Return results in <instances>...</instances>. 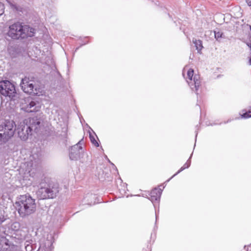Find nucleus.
<instances>
[{
	"label": "nucleus",
	"mask_w": 251,
	"mask_h": 251,
	"mask_svg": "<svg viewBox=\"0 0 251 251\" xmlns=\"http://www.w3.org/2000/svg\"><path fill=\"white\" fill-rule=\"evenodd\" d=\"M17 130L18 136L23 141L26 140L29 135L32 134V132L29 131L28 129H27V126L24 123L23 124L21 123Z\"/></svg>",
	"instance_id": "obj_12"
},
{
	"label": "nucleus",
	"mask_w": 251,
	"mask_h": 251,
	"mask_svg": "<svg viewBox=\"0 0 251 251\" xmlns=\"http://www.w3.org/2000/svg\"><path fill=\"white\" fill-rule=\"evenodd\" d=\"M36 29L30 25L20 22H16L8 27L6 35L14 40H23L34 36Z\"/></svg>",
	"instance_id": "obj_1"
},
{
	"label": "nucleus",
	"mask_w": 251,
	"mask_h": 251,
	"mask_svg": "<svg viewBox=\"0 0 251 251\" xmlns=\"http://www.w3.org/2000/svg\"><path fill=\"white\" fill-rule=\"evenodd\" d=\"M246 248H247V246H246V245H245V246H244V249H246Z\"/></svg>",
	"instance_id": "obj_33"
},
{
	"label": "nucleus",
	"mask_w": 251,
	"mask_h": 251,
	"mask_svg": "<svg viewBox=\"0 0 251 251\" xmlns=\"http://www.w3.org/2000/svg\"><path fill=\"white\" fill-rule=\"evenodd\" d=\"M81 139L76 144L72 146L70 149L69 157L72 160H77L81 157L83 153V149L81 147Z\"/></svg>",
	"instance_id": "obj_10"
},
{
	"label": "nucleus",
	"mask_w": 251,
	"mask_h": 251,
	"mask_svg": "<svg viewBox=\"0 0 251 251\" xmlns=\"http://www.w3.org/2000/svg\"><path fill=\"white\" fill-rule=\"evenodd\" d=\"M16 125L13 121L6 120L3 125H0V145L6 143L13 136Z\"/></svg>",
	"instance_id": "obj_4"
},
{
	"label": "nucleus",
	"mask_w": 251,
	"mask_h": 251,
	"mask_svg": "<svg viewBox=\"0 0 251 251\" xmlns=\"http://www.w3.org/2000/svg\"><path fill=\"white\" fill-rule=\"evenodd\" d=\"M9 4L11 7L16 11L22 12L23 8L21 6L11 2H9Z\"/></svg>",
	"instance_id": "obj_18"
},
{
	"label": "nucleus",
	"mask_w": 251,
	"mask_h": 251,
	"mask_svg": "<svg viewBox=\"0 0 251 251\" xmlns=\"http://www.w3.org/2000/svg\"><path fill=\"white\" fill-rule=\"evenodd\" d=\"M25 246L26 251H34L37 247L35 240L33 238L26 239L25 242Z\"/></svg>",
	"instance_id": "obj_14"
},
{
	"label": "nucleus",
	"mask_w": 251,
	"mask_h": 251,
	"mask_svg": "<svg viewBox=\"0 0 251 251\" xmlns=\"http://www.w3.org/2000/svg\"><path fill=\"white\" fill-rule=\"evenodd\" d=\"M0 93L4 96L8 97L9 100H15L16 95L14 85L8 80L0 82Z\"/></svg>",
	"instance_id": "obj_5"
},
{
	"label": "nucleus",
	"mask_w": 251,
	"mask_h": 251,
	"mask_svg": "<svg viewBox=\"0 0 251 251\" xmlns=\"http://www.w3.org/2000/svg\"><path fill=\"white\" fill-rule=\"evenodd\" d=\"M197 135H198V132H197L196 134V138H197Z\"/></svg>",
	"instance_id": "obj_32"
},
{
	"label": "nucleus",
	"mask_w": 251,
	"mask_h": 251,
	"mask_svg": "<svg viewBox=\"0 0 251 251\" xmlns=\"http://www.w3.org/2000/svg\"><path fill=\"white\" fill-rule=\"evenodd\" d=\"M79 47L76 48L75 51H76V50H77L79 49Z\"/></svg>",
	"instance_id": "obj_30"
},
{
	"label": "nucleus",
	"mask_w": 251,
	"mask_h": 251,
	"mask_svg": "<svg viewBox=\"0 0 251 251\" xmlns=\"http://www.w3.org/2000/svg\"><path fill=\"white\" fill-rule=\"evenodd\" d=\"M87 43H85L84 44H82L80 46H82V45H85Z\"/></svg>",
	"instance_id": "obj_31"
},
{
	"label": "nucleus",
	"mask_w": 251,
	"mask_h": 251,
	"mask_svg": "<svg viewBox=\"0 0 251 251\" xmlns=\"http://www.w3.org/2000/svg\"><path fill=\"white\" fill-rule=\"evenodd\" d=\"M193 42L195 45L196 50L198 53H200L201 50L203 48L202 41L201 40L193 39Z\"/></svg>",
	"instance_id": "obj_16"
},
{
	"label": "nucleus",
	"mask_w": 251,
	"mask_h": 251,
	"mask_svg": "<svg viewBox=\"0 0 251 251\" xmlns=\"http://www.w3.org/2000/svg\"><path fill=\"white\" fill-rule=\"evenodd\" d=\"M4 12V5L0 2V16Z\"/></svg>",
	"instance_id": "obj_22"
},
{
	"label": "nucleus",
	"mask_w": 251,
	"mask_h": 251,
	"mask_svg": "<svg viewBox=\"0 0 251 251\" xmlns=\"http://www.w3.org/2000/svg\"><path fill=\"white\" fill-rule=\"evenodd\" d=\"M25 102L22 103V109L27 112L38 111L39 107L36 105V102L31 100L30 98H27L24 100Z\"/></svg>",
	"instance_id": "obj_11"
},
{
	"label": "nucleus",
	"mask_w": 251,
	"mask_h": 251,
	"mask_svg": "<svg viewBox=\"0 0 251 251\" xmlns=\"http://www.w3.org/2000/svg\"><path fill=\"white\" fill-rule=\"evenodd\" d=\"M33 81L29 80L28 78L22 79L20 85L23 91L26 93L33 95H39V88L33 84Z\"/></svg>",
	"instance_id": "obj_8"
},
{
	"label": "nucleus",
	"mask_w": 251,
	"mask_h": 251,
	"mask_svg": "<svg viewBox=\"0 0 251 251\" xmlns=\"http://www.w3.org/2000/svg\"><path fill=\"white\" fill-rule=\"evenodd\" d=\"M249 64L250 65H251V57H250V59H249Z\"/></svg>",
	"instance_id": "obj_28"
},
{
	"label": "nucleus",
	"mask_w": 251,
	"mask_h": 251,
	"mask_svg": "<svg viewBox=\"0 0 251 251\" xmlns=\"http://www.w3.org/2000/svg\"><path fill=\"white\" fill-rule=\"evenodd\" d=\"M95 203H96V202H95V201H94V202H92V201H91V202H88L87 203V204H89V205L94 204H95Z\"/></svg>",
	"instance_id": "obj_27"
},
{
	"label": "nucleus",
	"mask_w": 251,
	"mask_h": 251,
	"mask_svg": "<svg viewBox=\"0 0 251 251\" xmlns=\"http://www.w3.org/2000/svg\"><path fill=\"white\" fill-rule=\"evenodd\" d=\"M193 153L191 154L189 158L188 159L187 162L183 165L182 167L180 168V169L170 179H169L167 181H169L172 178H173L174 176H176L179 173H180L181 172L185 170V169L188 168L191 165V158L192 156Z\"/></svg>",
	"instance_id": "obj_15"
},
{
	"label": "nucleus",
	"mask_w": 251,
	"mask_h": 251,
	"mask_svg": "<svg viewBox=\"0 0 251 251\" xmlns=\"http://www.w3.org/2000/svg\"><path fill=\"white\" fill-rule=\"evenodd\" d=\"M247 4L249 6H251V0H246Z\"/></svg>",
	"instance_id": "obj_25"
},
{
	"label": "nucleus",
	"mask_w": 251,
	"mask_h": 251,
	"mask_svg": "<svg viewBox=\"0 0 251 251\" xmlns=\"http://www.w3.org/2000/svg\"><path fill=\"white\" fill-rule=\"evenodd\" d=\"M43 122V119L40 115H36L32 117H29L25 119L24 121V124L27 126V129L32 132L34 131L37 133L41 127V124Z\"/></svg>",
	"instance_id": "obj_6"
},
{
	"label": "nucleus",
	"mask_w": 251,
	"mask_h": 251,
	"mask_svg": "<svg viewBox=\"0 0 251 251\" xmlns=\"http://www.w3.org/2000/svg\"><path fill=\"white\" fill-rule=\"evenodd\" d=\"M9 231L5 230L3 234H0V251H10L13 249L14 245L6 238L8 235Z\"/></svg>",
	"instance_id": "obj_9"
},
{
	"label": "nucleus",
	"mask_w": 251,
	"mask_h": 251,
	"mask_svg": "<svg viewBox=\"0 0 251 251\" xmlns=\"http://www.w3.org/2000/svg\"><path fill=\"white\" fill-rule=\"evenodd\" d=\"M187 78L189 80H187L188 84L192 90L195 92L198 95V90L201 86V81L200 80V76L199 75H194V70L192 69H190L187 72Z\"/></svg>",
	"instance_id": "obj_7"
},
{
	"label": "nucleus",
	"mask_w": 251,
	"mask_h": 251,
	"mask_svg": "<svg viewBox=\"0 0 251 251\" xmlns=\"http://www.w3.org/2000/svg\"><path fill=\"white\" fill-rule=\"evenodd\" d=\"M89 138H90V141L91 142H92V143L95 145L96 147H98L99 146V143L97 141V140L95 139L94 136L91 134V133H90V135H89Z\"/></svg>",
	"instance_id": "obj_20"
},
{
	"label": "nucleus",
	"mask_w": 251,
	"mask_h": 251,
	"mask_svg": "<svg viewBox=\"0 0 251 251\" xmlns=\"http://www.w3.org/2000/svg\"><path fill=\"white\" fill-rule=\"evenodd\" d=\"M242 117L245 119L251 117V107L248 111L242 115Z\"/></svg>",
	"instance_id": "obj_21"
},
{
	"label": "nucleus",
	"mask_w": 251,
	"mask_h": 251,
	"mask_svg": "<svg viewBox=\"0 0 251 251\" xmlns=\"http://www.w3.org/2000/svg\"><path fill=\"white\" fill-rule=\"evenodd\" d=\"M108 162H109V163H110L112 166H113L116 168V170H117V168H116V166H115V165H114L113 163H112V162H111V161H110L108 159Z\"/></svg>",
	"instance_id": "obj_26"
},
{
	"label": "nucleus",
	"mask_w": 251,
	"mask_h": 251,
	"mask_svg": "<svg viewBox=\"0 0 251 251\" xmlns=\"http://www.w3.org/2000/svg\"><path fill=\"white\" fill-rule=\"evenodd\" d=\"M37 195L40 200L53 199L60 191L58 183L47 177L42 180Z\"/></svg>",
	"instance_id": "obj_2"
},
{
	"label": "nucleus",
	"mask_w": 251,
	"mask_h": 251,
	"mask_svg": "<svg viewBox=\"0 0 251 251\" xmlns=\"http://www.w3.org/2000/svg\"><path fill=\"white\" fill-rule=\"evenodd\" d=\"M162 190L161 188H155L150 193V197L148 199L153 203L160 201Z\"/></svg>",
	"instance_id": "obj_13"
},
{
	"label": "nucleus",
	"mask_w": 251,
	"mask_h": 251,
	"mask_svg": "<svg viewBox=\"0 0 251 251\" xmlns=\"http://www.w3.org/2000/svg\"><path fill=\"white\" fill-rule=\"evenodd\" d=\"M247 45L250 48V54H251V43H247Z\"/></svg>",
	"instance_id": "obj_24"
},
{
	"label": "nucleus",
	"mask_w": 251,
	"mask_h": 251,
	"mask_svg": "<svg viewBox=\"0 0 251 251\" xmlns=\"http://www.w3.org/2000/svg\"><path fill=\"white\" fill-rule=\"evenodd\" d=\"M15 207L20 217L25 218L33 213L36 210V203L29 195H21L15 203Z\"/></svg>",
	"instance_id": "obj_3"
},
{
	"label": "nucleus",
	"mask_w": 251,
	"mask_h": 251,
	"mask_svg": "<svg viewBox=\"0 0 251 251\" xmlns=\"http://www.w3.org/2000/svg\"><path fill=\"white\" fill-rule=\"evenodd\" d=\"M214 35L217 40H219L221 38H225L223 32L219 31H214Z\"/></svg>",
	"instance_id": "obj_19"
},
{
	"label": "nucleus",
	"mask_w": 251,
	"mask_h": 251,
	"mask_svg": "<svg viewBox=\"0 0 251 251\" xmlns=\"http://www.w3.org/2000/svg\"><path fill=\"white\" fill-rule=\"evenodd\" d=\"M21 225L19 222H15L13 223L9 228V230L12 231H18L20 229Z\"/></svg>",
	"instance_id": "obj_17"
},
{
	"label": "nucleus",
	"mask_w": 251,
	"mask_h": 251,
	"mask_svg": "<svg viewBox=\"0 0 251 251\" xmlns=\"http://www.w3.org/2000/svg\"><path fill=\"white\" fill-rule=\"evenodd\" d=\"M155 217H156V221L157 219V214L156 212L155 213Z\"/></svg>",
	"instance_id": "obj_29"
},
{
	"label": "nucleus",
	"mask_w": 251,
	"mask_h": 251,
	"mask_svg": "<svg viewBox=\"0 0 251 251\" xmlns=\"http://www.w3.org/2000/svg\"><path fill=\"white\" fill-rule=\"evenodd\" d=\"M95 198V195H93L92 194H88L86 197H85V199H86V198H92V199H94Z\"/></svg>",
	"instance_id": "obj_23"
}]
</instances>
